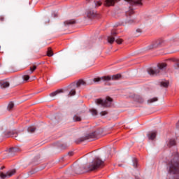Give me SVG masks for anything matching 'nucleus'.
Returning a JSON list of instances; mask_svg holds the SVG:
<instances>
[{
	"mask_svg": "<svg viewBox=\"0 0 179 179\" xmlns=\"http://www.w3.org/2000/svg\"><path fill=\"white\" fill-rule=\"evenodd\" d=\"M169 173L175 174L173 179H179V155H176L169 163Z\"/></svg>",
	"mask_w": 179,
	"mask_h": 179,
	"instance_id": "1",
	"label": "nucleus"
},
{
	"mask_svg": "<svg viewBox=\"0 0 179 179\" xmlns=\"http://www.w3.org/2000/svg\"><path fill=\"white\" fill-rule=\"evenodd\" d=\"M87 86L86 81L83 80H79L77 83H73L70 85L71 91L68 94V97H71V96H75L76 94V89H82Z\"/></svg>",
	"mask_w": 179,
	"mask_h": 179,
	"instance_id": "2",
	"label": "nucleus"
},
{
	"mask_svg": "<svg viewBox=\"0 0 179 179\" xmlns=\"http://www.w3.org/2000/svg\"><path fill=\"white\" fill-rule=\"evenodd\" d=\"M157 69L150 68L148 69V73L150 75V76H157L159 73H160V71L162 69H165L167 66V64L166 63H161L157 65Z\"/></svg>",
	"mask_w": 179,
	"mask_h": 179,
	"instance_id": "3",
	"label": "nucleus"
},
{
	"mask_svg": "<svg viewBox=\"0 0 179 179\" xmlns=\"http://www.w3.org/2000/svg\"><path fill=\"white\" fill-rule=\"evenodd\" d=\"M103 166H104V162L101 161V159L99 158H96L88 166V169L90 171H94V170H97V169L103 167Z\"/></svg>",
	"mask_w": 179,
	"mask_h": 179,
	"instance_id": "4",
	"label": "nucleus"
},
{
	"mask_svg": "<svg viewBox=\"0 0 179 179\" xmlns=\"http://www.w3.org/2000/svg\"><path fill=\"white\" fill-rule=\"evenodd\" d=\"M95 102L96 104H101L102 107H111V104L113 103V99H111L110 96H108L105 100L96 99Z\"/></svg>",
	"mask_w": 179,
	"mask_h": 179,
	"instance_id": "5",
	"label": "nucleus"
},
{
	"mask_svg": "<svg viewBox=\"0 0 179 179\" xmlns=\"http://www.w3.org/2000/svg\"><path fill=\"white\" fill-rule=\"evenodd\" d=\"M94 139H97V132L96 131L87 134L85 137L80 138V142H83V141H94Z\"/></svg>",
	"mask_w": 179,
	"mask_h": 179,
	"instance_id": "6",
	"label": "nucleus"
},
{
	"mask_svg": "<svg viewBox=\"0 0 179 179\" xmlns=\"http://www.w3.org/2000/svg\"><path fill=\"white\" fill-rule=\"evenodd\" d=\"M16 173V170L13 169L12 171H8L6 173H3V172L0 173V178L1 179L10 178L12 176Z\"/></svg>",
	"mask_w": 179,
	"mask_h": 179,
	"instance_id": "7",
	"label": "nucleus"
},
{
	"mask_svg": "<svg viewBox=\"0 0 179 179\" xmlns=\"http://www.w3.org/2000/svg\"><path fill=\"white\" fill-rule=\"evenodd\" d=\"M101 80H103L104 82H109V80H111V77H110V76H107L93 79V82L95 83H99V82H101Z\"/></svg>",
	"mask_w": 179,
	"mask_h": 179,
	"instance_id": "8",
	"label": "nucleus"
},
{
	"mask_svg": "<svg viewBox=\"0 0 179 179\" xmlns=\"http://www.w3.org/2000/svg\"><path fill=\"white\" fill-rule=\"evenodd\" d=\"M120 1L121 0H105L103 5L107 7L114 6L115 2H120Z\"/></svg>",
	"mask_w": 179,
	"mask_h": 179,
	"instance_id": "9",
	"label": "nucleus"
},
{
	"mask_svg": "<svg viewBox=\"0 0 179 179\" xmlns=\"http://www.w3.org/2000/svg\"><path fill=\"white\" fill-rule=\"evenodd\" d=\"M10 86V83L8 80H1L0 81V87L1 89H7Z\"/></svg>",
	"mask_w": 179,
	"mask_h": 179,
	"instance_id": "10",
	"label": "nucleus"
},
{
	"mask_svg": "<svg viewBox=\"0 0 179 179\" xmlns=\"http://www.w3.org/2000/svg\"><path fill=\"white\" fill-rule=\"evenodd\" d=\"M126 2H128L131 5H142V0H124Z\"/></svg>",
	"mask_w": 179,
	"mask_h": 179,
	"instance_id": "11",
	"label": "nucleus"
},
{
	"mask_svg": "<svg viewBox=\"0 0 179 179\" xmlns=\"http://www.w3.org/2000/svg\"><path fill=\"white\" fill-rule=\"evenodd\" d=\"M8 136H11L12 138H16L17 141H22V138L20 134H16L12 132H10V134Z\"/></svg>",
	"mask_w": 179,
	"mask_h": 179,
	"instance_id": "12",
	"label": "nucleus"
},
{
	"mask_svg": "<svg viewBox=\"0 0 179 179\" xmlns=\"http://www.w3.org/2000/svg\"><path fill=\"white\" fill-rule=\"evenodd\" d=\"M156 131H151L148 134V139H150L151 141H153L155 138H156Z\"/></svg>",
	"mask_w": 179,
	"mask_h": 179,
	"instance_id": "13",
	"label": "nucleus"
},
{
	"mask_svg": "<svg viewBox=\"0 0 179 179\" xmlns=\"http://www.w3.org/2000/svg\"><path fill=\"white\" fill-rule=\"evenodd\" d=\"M87 17H89V19H93V17H94V16H96V13H94V11H93V10H89L87 13Z\"/></svg>",
	"mask_w": 179,
	"mask_h": 179,
	"instance_id": "14",
	"label": "nucleus"
},
{
	"mask_svg": "<svg viewBox=\"0 0 179 179\" xmlns=\"http://www.w3.org/2000/svg\"><path fill=\"white\" fill-rule=\"evenodd\" d=\"M110 80H120L121 79V74H116L112 76H110Z\"/></svg>",
	"mask_w": 179,
	"mask_h": 179,
	"instance_id": "15",
	"label": "nucleus"
},
{
	"mask_svg": "<svg viewBox=\"0 0 179 179\" xmlns=\"http://www.w3.org/2000/svg\"><path fill=\"white\" fill-rule=\"evenodd\" d=\"M169 81L164 80H162L161 83H160V86H162L163 87H169Z\"/></svg>",
	"mask_w": 179,
	"mask_h": 179,
	"instance_id": "16",
	"label": "nucleus"
},
{
	"mask_svg": "<svg viewBox=\"0 0 179 179\" xmlns=\"http://www.w3.org/2000/svg\"><path fill=\"white\" fill-rule=\"evenodd\" d=\"M114 41H115V38H114V36H110L108 37V43H109L110 44H113Z\"/></svg>",
	"mask_w": 179,
	"mask_h": 179,
	"instance_id": "17",
	"label": "nucleus"
},
{
	"mask_svg": "<svg viewBox=\"0 0 179 179\" xmlns=\"http://www.w3.org/2000/svg\"><path fill=\"white\" fill-rule=\"evenodd\" d=\"M76 23V21H75L73 20H70L64 22V24H67V25L75 24Z\"/></svg>",
	"mask_w": 179,
	"mask_h": 179,
	"instance_id": "18",
	"label": "nucleus"
},
{
	"mask_svg": "<svg viewBox=\"0 0 179 179\" xmlns=\"http://www.w3.org/2000/svg\"><path fill=\"white\" fill-rule=\"evenodd\" d=\"M73 121H75L76 122L82 121V117H80V116H78V115H76L73 116Z\"/></svg>",
	"mask_w": 179,
	"mask_h": 179,
	"instance_id": "19",
	"label": "nucleus"
},
{
	"mask_svg": "<svg viewBox=\"0 0 179 179\" xmlns=\"http://www.w3.org/2000/svg\"><path fill=\"white\" fill-rule=\"evenodd\" d=\"M27 131H28V132L33 134L36 131V127L31 126V127H28Z\"/></svg>",
	"mask_w": 179,
	"mask_h": 179,
	"instance_id": "20",
	"label": "nucleus"
},
{
	"mask_svg": "<svg viewBox=\"0 0 179 179\" xmlns=\"http://www.w3.org/2000/svg\"><path fill=\"white\" fill-rule=\"evenodd\" d=\"M126 23H127V24H132V23H135V20H134V19H129V18H127V20H126Z\"/></svg>",
	"mask_w": 179,
	"mask_h": 179,
	"instance_id": "21",
	"label": "nucleus"
},
{
	"mask_svg": "<svg viewBox=\"0 0 179 179\" xmlns=\"http://www.w3.org/2000/svg\"><path fill=\"white\" fill-rule=\"evenodd\" d=\"M13 107H15V103H13V102H10L8 106V110L10 111Z\"/></svg>",
	"mask_w": 179,
	"mask_h": 179,
	"instance_id": "22",
	"label": "nucleus"
},
{
	"mask_svg": "<svg viewBox=\"0 0 179 179\" xmlns=\"http://www.w3.org/2000/svg\"><path fill=\"white\" fill-rule=\"evenodd\" d=\"M158 99L157 97H155V98H152V99H150L148 101V103L149 104L152 103H155V101H157Z\"/></svg>",
	"mask_w": 179,
	"mask_h": 179,
	"instance_id": "23",
	"label": "nucleus"
},
{
	"mask_svg": "<svg viewBox=\"0 0 179 179\" xmlns=\"http://www.w3.org/2000/svg\"><path fill=\"white\" fill-rule=\"evenodd\" d=\"M174 145H176V141L175 140H173V139H171L169 141V143L168 144V146L169 147H171V146H174Z\"/></svg>",
	"mask_w": 179,
	"mask_h": 179,
	"instance_id": "24",
	"label": "nucleus"
},
{
	"mask_svg": "<svg viewBox=\"0 0 179 179\" xmlns=\"http://www.w3.org/2000/svg\"><path fill=\"white\" fill-rule=\"evenodd\" d=\"M131 15H134V10L129 9V10L127 11L126 16H131Z\"/></svg>",
	"mask_w": 179,
	"mask_h": 179,
	"instance_id": "25",
	"label": "nucleus"
},
{
	"mask_svg": "<svg viewBox=\"0 0 179 179\" xmlns=\"http://www.w3.org/2000/svg\"><path fill=\"white\" fill-rule=\"evenodd\" d=\"M36 69H37V66L34 65L33 66H31L29 69L30 73H32L34 71H36Z\"/></svg>",
	"mask_w": 179,
	"mask_h": 179,
	"instance_id": "26",
	"label": "nucleus"
},
{
	"mask_svg": "<svg viewBox=\"0 0 179 179\" xmlns=\"http://www.w3.org/2000/svg\"><path fill=\"white\" fill-rule=\"evenodd\" d=\"M47 55L48 57H52V55H54V54H52V51L51 50V48H48Z\"/></svg>",
	"mask_w": 179,
	"mask_h": 179,
	"instance_id": "27",
	"label": "nucleus"
},
{
	"mask_svg": "<svg viewBox=\"0 0 179 179\" xmlns=\"http://www.w3.org/2000/svg\"><path fill=\"white\" fill-rule=\"evenodd\" d=\"M90 111L92 115H97V110H96V109L92 108V109H90Z\"/></svg>",
	"mask_w": 179,
	"mask_h": 179,
	"instance_id": "28",
	"label": "nucleus"
},
{
	"mask_svg": "<svg viewBox=\"0 0 179 179\" xmlns=\"http://www.w3.org/2000/svg\"><path fill=\"white\" fill-rule=\"evenodd\" d=\"M133 166L135 168L138 167V159H136V158L133 159Z\"/></svg>",
	"mask_w": 179,
	"mask_h": 179,
	"instance_id": "29",
	"label": "nucleus"
},
{
	"mask_svg": "<svg viewBox=\"0 0 179 179\" xmlns=\"http://www.w3.org/2000/svg\"><path fill=\"white\" fill-rule=\"evenodd\" d=\"M59 93V91H55L54 92H52L50 94V97H54L55 96H57Z\"/></svg>",
	"mask_w": 179,
	"mask_h": 179,
	"instance_id": "30",
	"label": "nucleus"
},
{
	"mask_svg": "<svg viewBox=\"0 0 179 179\" xmlns=\"http://www.w3.org/2000/svg\"><path fill=\"white\" fill-rule=\"evenodd\" d=\"M22 79L23 80H24L25 82H27V80H29V79H30V76L25 75L22 76Z\"/></svg>",
	"mask_w": 179,
	"mask_h": 179,
	"instance_id": "31",
	"label": "nucleus"
},
{
	"mask_svg": "<svg viewBox=\"0 0 179 179\" xmlns=\"http://www.w3.org/2000/svg\"><path fill=\"white\" fill-rule=\"evenodd\" d=\"M17 148H10L9 149V152L10 153H12L13 152H17Z\"/></svg>",
	"mask_w": 179,
	"mask_h": 179,
	"instance_id": "32",
	"label": "nucleus"
},
{
	"mask_svg": "<svg viewBox=\"0 0 179 179\" xmlns=\"http://www.w3.org/2000/svg\"><path fill=\"white\" fill-rule=\"evenodd\" d=\"M95 6H101V2L100 1H94Z\"/></svg>",
	"mask_w": 179,
	"mask_h": 179,
	"instance_id": "33",
	"label": "nucleus"
},
{
	"mask_svg": "<svg viewBox=\"0 0 179 179\" xmlns=\"http://www.w3.org/2000/svg\"><path fill=\"white\" fill-rule=\"evenodd\" d=\"M115 42H116L117 44H121V43H122V39H120V38L116 39V40H115Z\"/></svg>",
	"mask_w": 179,
	"mask_h": 179,
	"instance_id": "34",
	"label": "nucleus"
},
{
	"mask_svg": "<svg viewBox=\"0 0 179 179\" xmlns=\"http://www.w3.org/2000/svg\"><path fill=\"white\" fill-rule=\"evenodd\" d=\"M108 113L107 111H102L100 113V115L103 117L104 115H107Z\"/></svg>",
	"mask_w": 179,
	"mask_h": 179,
	"instance_id": "35",
	"label": "nucleus"
},
{
	"mask_svg": "<svg viewBox=\"0 0 179 179\" xmlns=\"http://www.w3.org/2000/svg\"><path fill=\"white\" fill-rule=\"evenodd\" d=\"M136 33H139L141 34L142 33V30L140 29H136Z\"/></svg>",
	"mask_w": 179,
	"mask_h": 179,
	"instance_id": "36",
	"label": "nucleus"
},
{
	"mask_svg": "<svg viewBox=\"0 0 179 179\" xmlns=\"http://www.w3.org/2000/svg\"><path fill=\"white\" fill-rule=\"evenodd\" d=\"M115 34H117V32H115V31H112L111 32V36H113V37H114V36H115Z\"/></svg>",
	"mask_w": 179,
	"mask_h": 179,
	"instance_id": "37",
	"label": "nucleus"
},
{
	"mask_svg": "<svg viewBox=\"0 0 179 179\" xmlns=\"http://www.w3.org/2000/svg\"><path fill=\"white\" fill-rule=\"evenodd\" d=\"M69 156H73V152H70L68 153Z\"/></svg>",
	"mask_w": 179,
	"mask_h": 179,
	"instance_id": "38",
	"label": "nucleus"
},
{
	"mask_svg": "<svg viewBox=\"0 0 179 179\" xmlns=\"http://www.w3.org/2000/svg\"><path fill=\"white\" fill-rule=\"evenodd\" d=\"M159 45H160V43H157V45H154V47H155V48L159 47Z\"/></svg>",
	"mask_w": 179,
	"mask_h": 179,
	"instance_id": "39",
	"label": "nucleus"
},
{
	"mask_svg": "<svg viewBox=\"0 0 179 179\" xmlns=\"http://www.w3.org/2000/svg\"><path fill=\"white\" fill-rule=\"evenodd\" d=\"M65 148H66V145H65L64 146V145H62V149H65Z\"/></svg>",
	"mask_w": 179,
	"mask_h": 179,
	"instance_id": "40",
	"label": "nucleus"
},
{
	"mask_svg": "<svg viewBox=\"0 0 179 179\" xmlns=\"http://www.w3.org/2000/svg\"><path fill=\"white\" fill-rule=\"evenodd\" d=\"M176 67H175L176 69H177V68H179V62L178 63H177V64H176Z\"/></svg>",
	"mask_w": 179,
	"mask_h": 179,
	"instance_id": "41",
	"label": "nucleus"
},
{
	"mask_svg": "<svg viewBox=\"0 0 179 179\" xmlns=\"http://www.w3.org/2000/svg\"><path fill=\"white\" fill-rule=\"evenodd\" d=\"M1 20H3V17H1Z\"/></svg>",
	"mask_w": 179,
	"mask_h": 179,
	"instance_id": "42",
	"label": "nucleus"
},
{
	"mask_svg": "<svg viewBox=\"0 0 179 179\" xmlns=\"http://www.w3.org/2000/svg\"><path fill=\"white\" fill-rule=\"evenodd\" d=\"M136 36H139V34H137V35H136Z\"/></svg>",
	"mask_w": 179,
	"mask_h": 179,
	"instance_id": "43",
	"label": "nucleus"
},
{
	"mask_svg": "<svg viewBox=\"0 0 179 179\" xmlns=\"http://www.w3.org/2000/svg\"><path fill=\"white\" fill-rule=\"evenodd\" d=\"M0 48H1V46H0Z\"/></svg>",
	"mask_w": 179,
	"mask_h": 179,
	"instance_id": "44",
	"label": "nucleus"
}]
</instances>
